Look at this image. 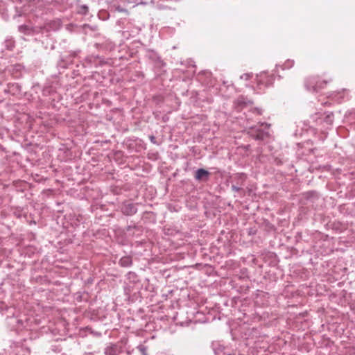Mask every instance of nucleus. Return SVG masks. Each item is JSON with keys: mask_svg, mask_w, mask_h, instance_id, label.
<instances>
[{"mask_svg": "<svg viewBox=\"0 0 355 355\" xmlns=\"http://www.w3.org/2000/svg\"><path fill=\"white\" fill-rule=\"evenodd\" d=\"M209 175V173L207 171L203 168H200L196 171L195 178L198 180H207Z\"/></svg>", "mask_w": 355, "mask_h": 355, "instance_id": "f257e3e1", "label": "nucleus"}, {"mask_svg": "<svg viewBox=\"0 0 355 355\" xmlns=\"http://www.w3.org/2000/svg\"><path fill=\"white\" fill-rule=\"evenodd\" d=\"M132 263V258L129 256H125L119 260V264L123 267L130 266Z\"/></svg>", "mask_w": 355, "mask_h": 355, "instance_id": "f03ea898", "label": "nucleus"}, {"mask_svg": "<svg viewBox=\"0 0 355 355\" xmlns=\"http://www.w3.org/2000/svg\"><path fill=\"white\" fill-rule=\"evenodd\" d=\"M328 83L329 80H317L315 85L313 86V88L315 91H319L320 89L324 88Z\"/></svg>", "mask_w": 355, "mask_h": 355, "instance_id": "7ed1b4c3", "label": "nucleus"}, {"mask_svg": "<svg viewBox=\"0 0 355 355\" xmlns=\"http://www.w3.org/2000/svg\"><path fill=\"white\" fill-rule=\"evenodd\" d=\"M137 209L132 205H128L123 208V211L126 214L131 215L136 212Z\"/></svg>", "mask_w": 355, "mask_h": 355, "instance_id": "20e7f679", "label": "nucleus"}, {"mask_svg": "<svg viewBox=\"0 0 355 355\" xmlns=\"http://www.w3.org/2000/svg\"><path fill=\"white\" fill-rule=\"evenodd\" d=\"M106 355H118L117 347L115 345L109 346L105 349Z\"/></svg>", "mask_w": 355, "mask_h": 355, "instance_id": "39448f33", "label": "nucleus"}, {"mask_svg": "<svg viewBox=\"0 0 355 355\" xmlns=\"http://www.w3.org/2000/svg\"><path fill=\"white\" fill-rule=\"evenodd\" d=\"M252 78L251 73H243L241 76L240 78L244 80H248Z\"/></svg>", "mask_w": 355, "mask_h": 355, "instance_id": "423d86ee", "label": "nucleus"}, {"mask_svg": "<svg viewBox=\"0 0 355 355\" xmlns=\"http://www.w3.org/2000/svg\"><path fill=\"white\" fill-rule=\"evenodd\" d=\"M139 349L143 354V355H146V348L144 346H142V345L139 346Z\"/></svg>", "mask_w": 355, "mask_h": 355, "instance_id": "0eeeda50", "label": "nucleus"}, {"mask_svg": "<svg viewBox=\"0 0 355 355\" xmlns=\"http://www.w3.org/2000/svg\"><path fill=\"white\" fill-rule=\"evenodd\" d=\"M232 190H234L235 191H238L240 190V188L236 187V186H234V185L232 187Z\"/></svg>", "mask_w": 355, "mask_h": 355, "instance_id": "6e6552de", "label": "nucleus"}, {"mask_svg": "<svg viewBox=\"0 0 355 355\" xmlns=\"http://www.w3.org/2000/svg\"><path fill=\"white\" fill-rule=\"evenodd\" d=\"M314 82H315V80H313H313H311L309 81V84H311H311H313Z\"/></svg>", "mask_w": 355, "mask_h": 355, "instance_id": "1a4fd4ad", "label": "nucleus"}, {"mask_svg": "<svg viewBox=\"0 0 355 355\" xmlns=\"http://www.w3.org/2000/svg\"><path fill=\"white\" fill-rule=\"evenodd\" d=\"M134 275L135 274H134V273H132V272H129V275Z\"/></svg>", "mask_w": 355, "mask_h": 355, "instance_id": "9d476101", "label": "nucleus"}]
</instances>
